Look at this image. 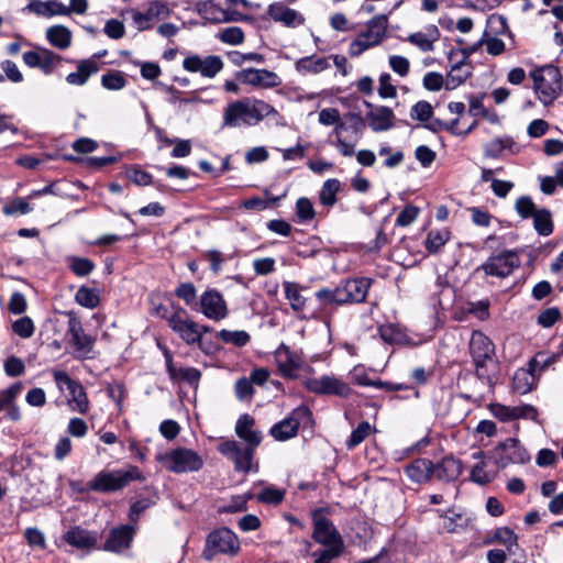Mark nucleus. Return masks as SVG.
Masks as SVG:
<instances>
[{"label": "nucleus", "mask_w": 563, "mask_h": 563, "mask_svg": "<svg viewBox=\"0 0 563 563\" xmlns=\"http://www.w3.org/2000/svg\"><path fill=\"white\" fill-rule=\"evenodd\" d=\"M533 382L534 376L530 371L519 368L514 375L512 387L518 394L525 395L532 389Z\"/></svg>", "instance_id": "nucleus-45"}, {"label": "nucleus", "mask_w": 563, "mask_h": 563, "mask_svg": "<svg viewBox=\"0 0 563 563\" xmlns=\"http://www.w3.org/2000/svg\"><path fill=\"white\" fill-rule=\"evenodd\" d=\"M440 38V31L435 25H431L426 32L412 33L408 41L420 48L422 52H432L434 43Z\"/></svg>", "instance_id": "nucleus-31"}, {"label": "nucleus", "mask_w": 563, "mask_h": 563, "mask_svg": "<svg viewBox=\"0 0 563 563\" xmlns=\"http://www.w3.org/2000/svg\"><path fill=\"white\" fill-rule=\"evenodd\" d=\"M433 115V108L430 104V102L421 100L418 101L416 104L412 106L410 117L415 120H418L420 122H428L430 119H432Z\"/></svg>", "instance_id": "nucleus-53"}, {"label": "nucleus", "mask_w": 563, "mask_h": 563, "mask_svg": "<svg viewBox=\"0 0 563 563\" xmlns=\"http://www.w3.org/2000/svg\"><path fill=\"white\" fill-rule=\"evenodd\" d=\"M135 534V527L133 525H122L113 528L107 538L103 550L110 552H121L131 547Z\"/></svg>", "instance_id": "nucleus-22"}, {"label": "nucleus", "mask_w": 563, "mask_h": 563, "mask_svg": "<svg viewBox=\"0 0 563 563\" xmlns=\"http://www.w3.org/2000/svg\"><path fill=\"white\" fill-rule=\"evenodd\" d=\"M69 267L75 275L84 277L93 271L95 264L89 258L73 256L69 258Z\"/></svg>", "instance_id": "nucleus-50"}, {"label": "nucleus", "mask_w": 563, "mask_h": 563, "mask_svg": "<svg viewBox=\"0 0 563 563\" xmlns=\"http://www.w3.org/2000/svg\"><path fill=\"white\" fill-rule=\"evenodd\" d=\"M341 188V183L336 178L328 179L323 183L319 194L320 203L324 207H332L336 202V194Z\"/></svg>", "instance_id": "nucleus-39"}, {"label": "nucleus", "mask_w": 563, "mask_h": 563, "mask_svg": "<svg viewBox=\"0 0 563 563\" xmlns=\"http://www.w3.org/2000/svg\"><path fill=\"white\" fill-rule=\"evenodd\" d=\"M373 279L355 277L342 279L335 287H323L316 291V299L323 308L362 303L366 300Z\"/></svg>", "instance_id": "nucleus-1"}, {"label": "nucleus", "mask_w": 563, "mask_h": 563, "mask_svg": "<svg viewBox=\"0 0 563 563\" xmlns=\"http://www.w3.org/2000/svg\"><path fill=\"white\" fill-rule=\"evenodd\" d=\"M239 551L240 541L235 533L228 528H221L208 536L202 556L211 561L218 554L235 555Z\"/></svg>", "instance_id": "nucleus-8"}, {"label": "nucleus", "mask_w": 563, "mask_h": 563, "mask_svg": "<svg viewBox=\"0 0 563 563\" xmlns=\"http://www.w3.org/2000/svg\"><path fill=\"white\" fill-rule=\"evenodd\" d=\"M533 219V228L539 235L548 236L552 234L554 225L551 212L548 209H540Z\"/></svg>", "instance_id": "nucleus-41"}, {"label": "nucleus", "mask_w": 563, "mask_h": 563, "mask_svg": "<svg viewBox=\"0 0 563 563\" xmlns=\"http://www.w3.org/2000/svg\"><path fill=\"white\" fill-rule=\"evenodd\" d=\"M4 372L10 377L21 376L25 372V365L21 358L12 355L4 362Z\"/></svg>", "instance_id": "nucleus-63"}, {"label": "nucleus", "mask_w": 563, "mask_h": 563, "mask_svg": "<svg viewBox=\"0 0 563 563\" xmlns=\"http://www.w3.org/2000/svg\"><path fill=\"white\" fill-rule=\"evenodd\" d=\"M99 70V65L95 59L80 60L77 71L70 73L66 77V81L70 85L82 86L88 78Z\"/></svg>", "instance_id": "nucleus-32"}, {"label": "nucleus", "mask_w": 563, "mask_h": 563, "mask_svg": "<svg viewBox=\"0 0 563 563\" xmlns=\"http://www.w3.org/2000/svg\"><path fill=\"white\" fill-rule=\"evenodd\" d=\"M187 312L183 308H178L169 318L168 325L176 332L187 344L200 343L202 331L200 324L186 317Z\"/></svg>", "instance_id": "nucleus-14"}, {"label": "nucleus", "mask_w": 563, "mask_h": 563, "mask_svg": "<svg viewBox=\"0 0 563 563\" xmlns=\"http://www.w3.org/2000/svg\"><path fill=\"white\" fill-rule=\"evenodd\" d=\"M236 78L245 85L261 88H275L282 85L280 77L268 69L246 68L236 74Z\"/></svg>", "instance_id": "nucleus-17"}, {"label": "nucleus", "mask_w": 563, "mask_h": 563, "mask_svg": "<svg viewBox=\"0 0 563 563\" xmlns=\"http://www.w3.org/2000/svg\"><path fill=\"white\" fill-rule=\"evenodd\" d=\"M196 311L217 322L229 316L228 303L223 295L216 288H208L200 295Z\"/></svg>", "instance_id": "nucleus-13"}, {"label": "nucleus", "mask_w": 563, "mask_h": 563, "mask_svg": "<svg viewBox=\"0 0 563 563\" xmlns=\"http://www.w3.org/2000/svg\"><path fill=\"white\" fill-rule=\"evenodd\" d=\"M234 391L239 400H250L254 394V387L247 377H241L235 382Z\"/></svg>", "instance_id": "nucleus-58"}, {"label": "nucleus", "mask_w": 563, "mask_h": 563, "mask_svg": "<svg viewBox=\"0 0 563 563\" xmlns=\"http://www.w3.org/2000/svg\"><path fill=\"white\" fill-rule=\"evenodd\" d=\"M198 14L211 23H225L227 10L222 9L219 4L212 0H206L197 3Z\"/></svg>", "instance_id": "nucleus-33"}, {"label": "nucleus", "mask_w": 563, "mask_h": 563, "mask_svg": "<svg viewBox=\"0 0 563 563\" xmlns=\"http://www.w3.org/2000/svg\"><path fill=\"white\" fill-rule=\"evenodd\" d=\"M295 68L301 75H317L330 68V63L327 57L311 55L299 58L295 64Z\"/></svg>", "instance_id": "nucleus-30"}, {"label": "nucleus", "mask_w": 563, "mask_h": 563, "mask_svg": "<svg viewBox=\"0 0 563 563\" xmlns=\"http://www.w3.org/2000/svg\"><path fill=\"white\" fill-rule=\"evenodd\" d=\"M364 104L368 108L365 119L373 132H385L395 128L396 117L390 108L386 106H374L366 100H364Z\"/></svg>", "instance_id": "nucleus-15"}, {"label": "nucleus", "mask_w": 563, "mask_h": 563, "mask_svg": "<svg viewBox=\"0 0 563 563\" xmlns=\"http://www.w3.org/2000/svg\"><path fill=\"white\" fill-rule=\"evenodd\" d=\"M254 424L255 420L250 415L245 413L238 419L235 426L238 437L247 442L252 448H256L262 441L261 432L253 429Z\"/></svg>", "instance_id": "nucleus-25"}, {"label": "nucleus", "mask_w": 563, "mask_h": 563, "mask_svg": "<svg viewBox=\"0 0 563 563\" xmlns=\"http://www.w3.org/2000/svg\"><path fill=\"white\" fill-rule=\"evenodd\" d=\"M125 13L131 16L135 29L139 32H144L152 30L156 21L168 18L170 10L165 2L154 0L148 3L144 12L136 9H128Z\"/></svg>", "instance_id": "nucleus-11"}, {"label": "nucleus", "mask_w": 563, "mask_h": 563, "mask_svg": "<svg viewBox=\"0 0 563 563\" xmlns=\"http://www.w3.org/2000/svg\"><path fill=\"white\" fill-rule=\"evenodd\" d=\"M464 66H465L464 60H460L451 67V71L446 76V81H445L446 89H449V90L455 89L471 76L470 70L463 69Z\"/></svg>", "instance_id": "nucleus-42"}, {"label": "nucleus", "mask_w": 563, "mask_h": 563, "mask_svg": "<svg viewBox=\"0 0 563 563\" xmlns=\"http://www.w3.org/2000/svg\"><path fill=\"white\" fill-rule=\"evenodd\" d=\"M128 178L137 186H148L153 184V177L150 173L134 165L126 170Z\"/></svg>", "instance_id": "nucleus-57"}, {"label": "nucleus", "mask_w": 563, "mask_h": 563, "mask_svg": "<svg viewBox=\"0 0 563 563\" xmlns=\"http://www.w3.org/2000/svg\"><path fill=\"white\" fill-rule=\"evenodd\" d=\"M313 533L312 539L329 549L344 550V543L333 522L324 517L320 509L312 512Z\"/></svg>", "instance_id": "nucleus-10"}, {"label": "nucleus", "mask_w": 563, "mask_h": 563, "mask_svg": "<svg viewBox=\"0 0 563 563\" xmlns=\"http://www.w3.org/2000/svg\"><path fill=\"white\" fill-rule=\"evenodd\" d=\"M133 481H144L137 466L131 465L126 470L101 471L88 483V488L97 493H112L123 489Z\"/></svg>", "instance_id": "nucleus-4"}, {"label": "nucleus", "mask_w": 563, "mask_h": 563, "mask_svg": "<svg viewBox=\"0 0 563 563\" xmlns=\"http://www.w3.org/2000/svg\"><path fill=\"white\" fill-rule=\"evenodd\" d=\"M344 119L347 121L349 129L355 135V142H357L362 137L366 128V119L354 112L346 113Z\"/></svg>", "instance_id": "nucleus-51"}, {"label": "nucleus", "mask_w": 563, "mask_h": 563, "mask_svg": "<svg viewBox=\"0 0 563 563\" xmlns=\"http://www.w3.org/2000/svg\"><path fill=\"white\" fill-rule=\"evenodd\" d=\"M284 499V490L266 487L258 495L257 500L263 504L278 505Z\"/></svg>", "instance_id": "nucleus-59"}, {"label": "nucleus", "mask_w": 563, "mask_h": 563, "mask_svg": "<svg viewBox=\"0 0 563 563\" xmlns=\"http://www.w3.org/2000/svg\"><path fill=\"white\" fill-rule=\"evenodd\" d=\"M46 38L52 46L66 49L71 44V32L65 25H53L46 30Z\"/></svg>", "instance_id": "nucleus-35"}, {"label": "nucleus", "mask_w": 563, "mask_h": 563, "mask_svg": "<svg viewBox=\"0 0 563 563\" xmlns=\"http://www.w3.org/2000/svg\"><path fill=\"white\" fill-rule=\"evenodd\" d=\"M275 358L279 372L285 378H296L297 372L302 365V358L296 351L282 343L275 352Z\"/></svg>", "instance_id": "nucleus-18"}, {"label": "nucleus", "mask_w": 563, "mask_h": 563, "mask_svg": "<svg viewBox=\"0 0 563 563\" xmlns=\"http://www.w3.org/2000/svg\"><path fill=\"white\" fill-rule=\"evenodd\" d=\"M387 23V16L384 14L371 19L366 24V31L358 34L350 44L349 54L352 57H357L366 49L378 45L385 36Z\"/></svg>", "instance_id": "nucleus-6"}, {"label": "nucleus", "mask_w": 563, "mask_h": 563, "mask_svg": "<svg viewBox=\"0 0 563 563\" xmlns=\"http://www.w3.org/2000/svg\"><path fill=\"white\" fill-rule=\"evenodd\" d=\"M68 393V402L71 409L80 413H86L89 409V401L82 385L78 382Z\"/></svg>", "instance_id": "nucleus-40"}, {"label": "nucleus", "mask_w": 563, "mask_h": 563, "mask_svg": "<svg viewBox=\"0 0 563 563\" xmlns=\"http://www.w3.org/2000/svg\"><path fill=\"white\" fill-rule=\"evenodd\" d=\"M419 208L412 205L406 206L396 219V224L399 227L410 225L418 217Z\"/></svg>", "instance_id": "nucleus-64"}, {"label": "nucleus", "mask_w": 563, "mask_h": 563, "mask_svg": "<svg viewBox=\"0 0 563 563\" xmlns=\"http://www.w3.org/2000/svg\"><path fill=\"white\" fill-rule=\"evenodd\" d=\"M63 539L69 545L80 550L90 549L97 544V536L80 527H74L66 531Z\"/></svg>", "instance_id": "nucleus-27"}, {"label": "nucleus", "mask_w": 563, "mask_h": 563, "mask_svg": "<svg viewBox=\"0 0 563 563\" xmlns=\"http://www.w3.org/2000/svg\"><path fill=\"white\" fill-rule=\"evenodd\" d=\"M34 323L30 317H21L12 323V331L22 339H29L34 334Z\"/></svg>", "instance_id": "nucleus-52"}, {"label": "nucleus", "mask_w": 563, "mask_h": 563, "mask_svg": "<svg viewBox=\"0 0 563 563\" xmlns=\"http://www.w3.org/2000/svg\"><path fill=\"white\" fill-rule=\"evenodd\" d=\"M434 464L428 459H417L406 466L407 476L416 483H426L433 475Z\"/></svg>", "instance_id": "nucleus-29"}, {"label": "nucleus", "mask_w": 563, "mask_h": 563, "mask_svg": "<svg viewBox=\"0 0 563 563\" xmlns=\"http://www.w3.org/2000/svg\"><path fill=\"white\" fill-rule=\"evenodd\" d=\"M372 432V426L368 421H362L351 433L346 441L347 449H354L361 444Z\"/></svg>", "instance_id": "nucleus-49"}, {"label": "nucleus", "mask_w": 563, "mask_h": 563, "mask_svg": "<svg viewBox=\"0 0 563 563\" xmlns=\"http://www.w3.org/2000/svg\"><path fill=\"white\" fill-rule=\"evenodd\" d=\"M296 211L300 221H309L314 218V209L308 198H299L296 202Z\"/></svg>", "instance_id": "nucleus-62"}, {"label": "nucleus", "mask_w": 563, "mask_h": 563, "mask_svg": "<svg viewBox=\"0 0 563 563\" xmlns=\"http://www.w3.org/2000/svg\"><path fill=\"white\" fill-rule=\"evenodd\" d=\"M217 338L223 343L238 347L245 346L251 340L250 334L244 330L231 331L223 329L217 333Z\"/></svg>", "instance_id": "nucleus-44"}, {"label": "nucleus", "mask_w": 563, "mask_h": 563, "mask_svg": "<svg viewBox=\"0 0 563 563\" xmlns=\"http://www.w3.org/2000/svg\"><path fill=\"white\" fill-rule=\"evenodd\" d=\"M493 542L505 545L510 556L516 555L519 550L518 536L508 527L497 528L494 532Z\"/></svg>", "instance_id": "nucleus-36"}, {"label": "nucleus", "mask_w": 563, "mask_h": 563, "mask_svg": "<svg viewBox=\"0 0 563 563\" xmlns=\"http://www.w3.org/2000/svg\"><path fill=\"white\" fill-rule=\"evenodd\" d=\"M75 300L78 305L89 309L96 308L100 301L97 291L86 286H81L77 290L75 295Z\"/></svg>", "instance_id": "nucleus-48"}, {"label": "nucleus", "mask_w": 563, "mask_h": 563, "mask_svg": "<svg viewBox=\"0 0 563 563\" xmlns=\"http://www.w3.org/2000/svg\"><path fill=\"white\" fill-rule=\"evenodd\" d=\"M515 209L522 219L533 218L534 214L540 210L537 209L532 199L528 196H522L517 199Z\"/></svg>", "instance_id": "nucleus-56"}, {"label": "nucleus", "mask_w": 563, "mask_h": 563, "mask_svg": "<svg viewBox=\"0 0 563 563\" xmlns=\"http://www.w3.org/2000/svg\"><path fill=\"white\" fill-rule=\"evenodd\" d=\"M496 451H500L503 455L499 459V464L504 467L509 463L512 464H525L530 460V455L527 450L521 446L517 439L509 438L504 442H500Z\"/></svg>", "instance_id": "nucleus-20"}, {"label": "nucleus", "mask_w": 563, "mask_h": 563, "mask_svg": "<svg viewBox=\"0 0 563 563\" xmlns=\"http://www.w3.org/2000/svg\"><path fill=\"white\" fill-rule=\"evenodd\" d=\"M285 296L295 312H300L306 306V298L301 295V288L297 283L284 282L283 283Z\"/></svg>", "instance_id": "nucleus-38"}, {"label": "nucleus", "mask_w": 563, "mask_h": 563, "mask_svg": "<svg viewBox=\"0 0 563 563\" xmlns=\"http://www.w3.org/2000/svg\"><path fill=\"white\" fill-rule=\"evenodd\" d=\"M520 266V257L516 251L507 250L489 256L477 271H483L486 276L506 278Z\"/></svg>", "instance_id": "nucleus-9"}, {"label": "nucleus", "mask_w": 563, "mask_h": 563, "mask_svg": "<svg viewBox=\"0 0 563 563\" xmlns=\"http://www.w3.org/2000/svg\"><path fill=\"white\" fill-rule=\"evenodd\" d=\"M303 385L309 391L317 395L349 398L352 394L350 385L334 375H322L318 378H307L303 382Z\"/></svg>", "instance_id": "nucleus-12"}, {"label": "nucleus", "mask_w": 563, "mask_h": 563, "mask_svg": "<svg viewBox=\"0 0 563 563\" xmlns=\"http://www.w3.org/2000/svg\"><path fill=\"white\" fill-rule=\"evenodd\" d=\"M219 37L223 43L239 45L244 41V33L241 27L231 26L224 29Z\"/></svg>", "instance_id": "nucleus-61"}, {"label": "nucleus", "mask_w": 563, "mask_h": 563, "mask_svg": "<svg viewBox=\"0 0 563 563\" xmlns=\"http://www.w3.org/2000/svg\"><path fill=\"white\" fill-rule=\"evenodd\" d=\"M23 12L49 19L55 15H65L66 5L58 0H32L23 8Z\"/></svg>", "instance_id": "nucleus-24"}, {"label": "nucleus", "mask_w": 563, "mask_h": 563, "mask_svg": "<svg viewBox=\"0 0 563 563\" xmlns=\"http://www.w3.org/2000/svg\"><path fill=\"white\" fill-rule=\"evenodd\" d=\"M515 142L511 137H497L484 145V154L489 158H498L505 150L514 153Z\"/></svg>", "instance_id": "nucleus-37"}, {"label": "nucleus", "mask_w": 563, "mask_h": 563, "mask_svg": "<svg viewBox=\"0 0 563 563\" xmlns=\"http://www.w3.org/2000/svg\"><path fill=\"white\" fill-rule=\"evenodd\" d=\"M157 461L174 473L196 472L202 467V459L192 450L179 448L170 452L158 454Z\"/></svg>", "instance_id": "nucleus-7"}, {"label": "nucleus", "mask_w": 563, "mask_h": 563, "mask_svg": "<svg viewBox=\"0 0 563 563\" xmlns=\"http://www.w3.org/2000/svg\"><path fill=\"white\" fill-rule=\"evenodd\" d=\"M183 67L187 71L200 73L203 77L213 78L223 68V62L217 55H209L205 58L192 55L184 59Z\"/></svg>", "instance_id": "nucleus-16"}, {"label": "nucleus", "mask_w": 563, "mask_h": 563, "mask_svg": "<svg viewBox=\"0 0 563 563\" xmlns=\"http://www.w3.org/2000/svg\"><path fill=\"white\" fill-rule=\"evenodd\" d=\"M278 114L267 102L258 99L244 98L229 103L223 110L222 128H235L241 123L255 125L264 118Z\"/></svg>", "instance_id": "nucleus-2"}, {"label": "nucleus", "mask_w": 563, "mask_h": 563, "mask_svg": "<svg viewBox=\"0 0 563 563\" xmlns=\"http://www.w3.org/2000/svg\"><path fill=\"white\" fill-rule=\"evenodd\" d=\"M23 62L32 68H40L44 74H51L56 65L60 62V57L54 52L42 48L40 51H27L23 54Z\"/></svg>", "instance_id": "nucleus-21"}, {"label": "nucleus", "mask_w": 563, "mask_h": 563, "mask_svg": "<svg viewBox=\"0 0 563 563\" xmlns=\"http://www.w3.org/2000/svg\"><path fill=\"white\" fill-rule=\"evenodd\" d=\"M533 90L539 100L549 106L559 97L562 88L561 74L558 67L545 65L530 73Z\"/></svg>", "instance_id": "nucleus-5"}, {"label": "nucleus", "mask_w": 563, "mask_h": 563, "mask_svg": "<svg viewBox=\"0 0 563 563\" xmlns=\"http://www.w3.org/2000/svg\"><path fill=\"white\" fill-rule=\"evenodd\" d=\"M462 473V465L459 460L453 456H445L441 462L434 465L433 474L439 481L453 482L459 478Z\"/></svg>", "instance_id": "nucleus-28"}, {"label": "nucleus", "mask_w": 563, "mask_h": 563, "mask_svg": "<svg viewBox=\"0 0 563 563\" xmlns=\"http://www.w3.org/2000/svg\"><path fill=\"white\" fill-rule=\"evenodd\" d=\"M175 296L196 311L199 298L197 297V289L192 283H180L175 289Z\"/></svg>", "instance_id": "nucleus-43"}, {"label": "nucleus", "mask_w": 563, "mask_h": 563, "mask_svg": "<svg viewBox=\"0 0 563 563\" xmlns=\"http://www.w3.org/2000/svg\"><path fill=\"white\" fill-rule=\"evenodd\" d=\"M450 231L446 229L431 230L426 239L424 246L430 253H437L450 240Z\"/></svg>", "instance_id": "nucleus-46"}, {"label": "nucleus", "mask_w": 563, "mask_h": 563, "mask_svg": "<svg viewBox=\"0 0 563 563\" xmlns=\"http://www.w3.org/2000/svg\"><path fill=\"white\" fill-rule=\"evenodd\" d=\"M166 360V369L169 378L174 383H186L195 389L198 388L201 372L195 367H176L173 361V356L168 350L164 352Z\"/></svg>", "instance_id": "nucleus-19"}, {"label": "nucleus", "mask_w": 563, "mask_h": 563, "mask_svg": "<svg viewBox=\"0 0 563 563\" xmlns=\"http://www.w3.org/2000/svg\"><path fill=\"white\" fill-rule=\"evenodd\" d=\"M267 13L275 22H279L287 27H296L305 22V18L301 13L286 7L282 2L269 4Z\"/></svg>", "instance_id": "nucleus-23"}, {"label": "nucleus", "mask_w": 563, "mask_h": 563, "mask_svg": "<svg viewBox=\"0 0 563 563\" xmlns=\"http://www.w3.org/2000/svg\"><path fill=\"white\" fill-rule=\"evenodd\" d=\"M253 449L254 448H252V446L246 448V449L241 448L238 451V453L232 459L236 471H242L245 473L250 472L251 462L253 459Z\"/></svg>", "instance_id": "nucleus-55"}, {"label": "nucleus", "mask_w": 563, "mask_h": 563, "mask_svg": "<svg viewBox=\"0 0 563 563\" xmlns=\"http://www.w3.org/2000/svg\"><path fill=\"white\" fill-rule=\"evenodd\" d=\"M299 426L300 423L298 419H296L294 416H289L278 423H275L271 428L269 432L274 439L278 441H285L294 438L297 434Z\"/></svg>", "instance_id": "nucleus-34"}, {"label": "nucleus", "mask_w": 563, "mask_h": 563, "mask_svg": "<svg viewBox=\"0 0 563 563\" xmlns=\"http://www.w3.org/2000/svg\"><path fill=\"white\" fill-rule=\"evenodd\" d=\"M333 133L336 136L335 146L343 156H352L354 154V143H347L343 139V131L349 129L347 121H341V119L334 124Z\"/></svg>", "instance_id": "nucleus-47"}, {"label": "nucleus", "mask_w": 563, "mask_h": 563, "mask_svg": "<svg viewBox=\"0 0 563 563\" xmlns=\"http://www.w3.org/2000/svg\"><path fill=\"white\" fill-rule=\"evenodd\" d=\"M470 354L475 365V374L483 383L493 386L497 368L495 344L481 331H473L470 340Z\"/></svg>", "instance_id": "nucleus-3"}, {"label": "nucleus", "mask_w": 563, "mask_h": 563, "mask_svg": "<svg viewBox=\"0 0 563 563\" xmlns=\"http://www.w3.org/2000/svg\"><path fill=\"white\" fill-rule=\"evenodd\" d=\"M101 85L109 90H120L125 87L126 79L120 71H109L102 75Z\"/></svg>", "instance_id": "nucleus-54"}, {"label": "nucleus", "mask_w": 563, "mask_h": 563, "mask_svg": "<svg viewBox=\"0 0 563 563\" xmlns=\"http://www.w3.org/2000/svg\"><path fill=\"white\" fill-rule=\"evenodd\" d=\"M68 333L75 349L85 354L89 353L93 346V340L84 331L80 320L70 318L68 321Z\"/></svg>", "instance_id": "nucleus-26"}, {"label": "nucleus", "mask_w": 563, "mask_h": 563, "mask_svg": "<svg viewBox=\"0 0 563 563\" xmlns=\"http://www.w3.org/2000/svg\"><path fill=\"white\" fill-rule=\"evenodd\" d=\"M33 208L23 198H15L7 203L2 211L7 216H13L15 213L26 214L31 212Z\"/></svg>", "instance_id": "nucleus-60"}]
</instances>
